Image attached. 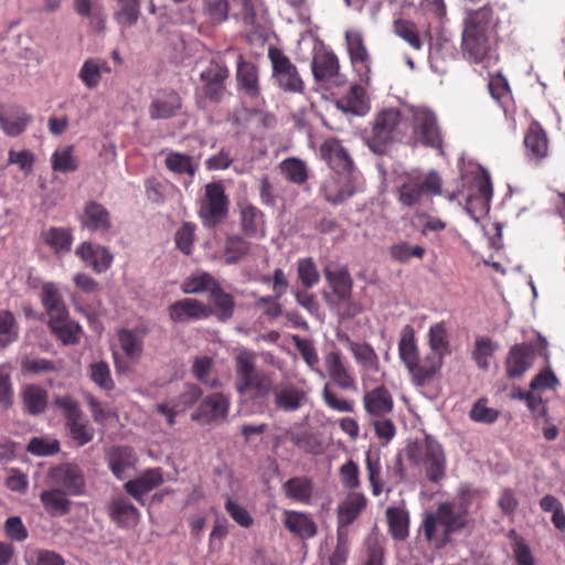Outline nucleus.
Segmentation results:
<instances>
[{
    "mask_svg": "<svg viewBox=\"0 0 565 565\" xmlns=\"http://www.w3.org/2000/svg\"><path fill=\"white\" fill-rule=\"evenodd\" d=\"M483 491L461 484L452 500L439 502L434 511L423 514L418 532L435 550H443L452 542V536L470 530L473 525L470 509L483 499Z\"/></svg>",
    "mask_w": 565,
    "mask_h": 565,
    "instance_id": "f257e3e1",
    "label": "nucleus"
},
{
    "mask_svg": "<svg viewBox=\"0 0 565 565\" xmlns=\"http://www.w3.org/2000/svg\"><path fill=\"white\" fill-rule=\"evenodd\" d=\"M500 18L490 3L478 9H466L462 20L461 54L472 64L488 66L497 43Z\"/></svg>",
    "mask_w": 565,
    "mask_h": 565,
    "instance_id": "f03ea898",
    "label": "nucleus"
},
{
    "mask_svg": "<svg viewBox=\"0 0 565 565\" xmlns=\"http://www.w3.org/2000/svg\"><path fill=\"white\" fill-rule=\"evenodd\" d=\"M443 180L438 172H412L399 177L396 188L397 202L406 209L419 210L433 205V198L440 195Z\"/></svg>",
    "mask_w": 565,
    "mask_h": 565,
    "instance_id": "7ed1b4c3",
    "label": "nucleus"
},
{
    "mask_svg": "<svg viewBox=\"0 0 565 565\" xmlns=\"http://www.w3.org/2000/svg\"><path fill=\"white\" fill-rule=\"evenodd\" d=\"M398 355L416 386H425L430 383L443 366L441 358L438 354L419 355L414 330L409 326L403 330L398 343Z\"/></svg>",
    "mask_w": 565,
    "mask_h": 565,
    "instance_id": "20e7f679",
    "label": "nucleus"
},
{
    "mask_svg": "<svg viewBox=\"0 0 565 565\" xmlns=\"http://www.w3.org/2000/svg\"><path fill=\"white\" fill-rule=\"evenodd\" d=\"M408 129L407 121L397 108H384L374 115L371 131L364 137L370 150L383 154L395 141H401Z\"/></svg>",
    "mask_w": 565,
    "mask_h": 565,
    "instance_id": "39448f33",
    "label": "nucleus"
},
{
    "mask_svg": "<svg viewBox=\"0 0 565 565\" xmlns=\"http://www.w3.org/2000/svg\"><path fill=\"white\" fill-rule=\"evenodd\" d=\"M407 458L416 465L425 467L426 477L430 482L438 483L446 473V456L443 446L430 435L407 446Z\"/></svg>",
    "mask_w": 565,
    "mask_h": 565,
    "instance_id": "423d86ee",
    "label": "nucleus"
},
{
    "mask_svg": "<svg viewBox=\"0 0 565 565\" xmlns=\"http://www.w3.org/2000/svg\"><path fill=\"white\" fill-rule=\"evenodd\" d=\"M236 374L238 377L237 392L246 393L248 390L255 391V397H267L273 391L270 377L255 365V354L244 350L235 358Z\"/></svg>",
    "mask_w": 565,
    "mask_h": 565,
    "instance_id": "0eeeda50",
    "label": "nucleus"
},
{
    "mask_svg": "<svg viewBox=\"0 0 565 565\" xmlns=\"http://www.w3.org/2000/svg\"><path fill=\"white\" fill-rule=\"evenodd\" d=\"M323 99H332L337 109L343 114L363 117L371 110L370 96L362 85L353 84L348 93L339 96L338 89H333L329 94H322Z\"/></svg>",
    "mask_w": 565,
    "mask_h": 565,
    "instance_id": "6e6552de",
    "label": "nucleus"
},
{
    "mask_svg": "<svg viewBox=\"0 0 565 565\" xmlns=\"http://www.w3.org/2000/svg\"><path fill=\"white\" fill-rule=\"evenodd\" d=\"M227 212V198L220 183H209L205 186V199L200 209V215L209 227L215 226Z\"/></svg>",
    "mask_w": 565,
    "mask_h": 565,
    "instance_id": "1a4fd4ad",
    "label": "nucleus"
},
{
    "mask_svg": "<svg viewBox=\"0 0 565 565\" xmlns=\"http://www.w3.org/2000/svg\"><path fill=\"white\" fill-rule=\"evenodd\" d=\"M414 134L425 146L438 148L443 143L436 115L427 108H417L413 115Z\"/></svg>",
    "mask_w": 565,
    "mask_h": 565,
    "instance_id": "9d476101",
    "label": "nucleus"
},
{
    "mask_svg": "<svg viewBox=\"0 0 565 565\" xmlns=\"http://www.w3.org/2000/svg\"><path fill=\"white\" fill-rule=\"evenodd\" d=\"M345 42L353 68L360 74L361 81L370 83L371 56L359 31H347Z\"/></svg>",
    "mask_w": 565,
    "mask_h": 565,
    "instance_id": "9b49d317",
    "label": "nucleus"
},
{
    "mask_svg": "<svg viewBox=\"0 0 565 565\" xmlns=\"http://www.w3.org/2000/svg\"><path fill=\"white\" fill-rule=\"evenodd\" d=\"M347 84L345 75L340 73L339 58L333 52L320 53V96L333 89H340Z\"/></svg>",
    "mask_w": 565,
    "mask_h": 565,
    "instance_id": "f8f14e48",
    "label": "nucleus"
},
{
    "mask_svg": "<svg viewBox=\"0 0 565 565\" xmlns=\"http://www.w3.org/2000/svg\"><path fill=\"white\" fill-rule=\"evenodd\" d=\"M320 156L335 174H353L354 162L339 140L326 139L320 146Z\"/></svg>",
    "mask_w": 565,
    "mask_h": 565,
    "instance_id": "ddd939ff",
    "label": "nucleus"
},
{
    "mask_svg": "<svg viewBox=\"0 0 565 565\" xmlns=\"http://www.w3.org/2000/svg\"><path fill=\"white\" fill-rule=\"evenodd\" d=\"M50 477L55 484L63 486L65 492L81 495L85 491V479L82 470L75 463L60 465L51 469Z\"/></svg>",
    "mask_w": 565,
    "mask_h": 565,
    "instance_id": "4468645a",
    "label": "nucleus"
},
{
    "mask_svg": "<svg viewBox=\"0 0 565 565\" xmlns=\"http://www.w3.org/2000/svg\"><path fill=\"white\" fill-rule=\"evenodd\" d=\"M324 276L333 299L345 300L351 297L353 281L345 266L327 265L323 269Z\"/></svg>",
    "mask_w": 565,
    "mask_h": 565,
    "instance_id": "2eb2a0df",
    "label": "nucleus"
},
{
    "mask_svg": "<svg viewBox=\"0 0 565 565\" xmlns=\"http://www.w3.org/2000/svg\"><path fill=\"white\" fill-rule=\"evenodd\" d=\"M213 315V308L192 298H184L169 307L170 319L183 322L189 319H205Z\"/></svg>",
    "mask_w": 565,
    "mask_h": 565,
    "instance_id": "dca6fc26",
    "label": "nucleus"
},
{
    "mask_svg": "<svg viewBox=\"0 0 565 565\" xmlns=\"http://www.w3.org/2000/svg\"><path fill=\"white\" fill-rule=\"evenodd\" d=\"M366 505L367 499L363 493L350 492L337 508L338 529L347 530L345 527L359 518Z\"/></svg>",
    "mask_w": 565,
    "mask_h": 565,
    "instance_id": "f3484780",
    "label": "nucleus"
},
{
    "mask_svg": "<svg viewBox=\"0 0 565 565\" xmlns=\"http://www.w3.org/2000/svg\"><path fill=\"white\" fill-rule=\"evenodd\" d=\"M363 405L372 417H384L394 408L393 395L386 386L380 385L365 393Z\"/></svg>",
    "mask_w": 565,
    "mask_h": 565,
    "instance_id": "a211bd4d",
    "label": "nucleus"
},
{
    "mask_svg": "<svg viewBox=\"0 0 565 565\" xmlns=\"http://www.w3.org/2000/svg\"><path fill=\"white\" fill-rule=\"evenodd\" d=\"M533 349L526 343L513 345L505 361L507 375L511 379L521 377L532 365Z\"/></svg>",
    "mask_w": 565,
    "mask_h": 565,
    "instance_id": "6ab92c4d",
    "label": "nucleus"
},
{
    "mask_svg": "<svg viewBox=\"0 0 565 565\" xmlns=\"http://www.w3.org/2000/svg\"><path fill=\"white\" fill-rule=\"evenodd\" d=\"M228 403L224 395L215 393L207 396L192 414V419L209 424L213 420L224 419L227 415Z\"/></svg>",
    "mask_w": 565,
    "mask_h": 565,
    "instance_id": "aec40b11",
    "label": "nucleus"
},
{
    "mask_svg": "<svg viewBox=\"0 0 565 565\" xmlns=\"http://www.w3.org/2000/svg\"><path fill=\"white\" fill-rule=\"evenodd\" d=\"M326 367L330 377L332 386H338L341 390H355V381L353 376L349 374L341 361L340 352H331L327 354Z\"/></svg>",
    "mask_w": 565,
    "mask_h": 565,
    "instance_id": "412c9836",
    "label": "nucleus"
},
{
    "mask_svg": "<svg viewBox=\"0 0 565 565\" xmlns=\"http://www.w3.org/2000/svg\"><path fill=\"white\" fill-rule=\"evenodd\" d=\"M354 193L352 174H337L324 184V199L339 204L351 198Z\"/></svg>",
    "mask_w": 565,
    "mask_h": 565,
    "instance_id": "4be33fe9",
    "label": "nucleus"
},
{
    "mask_svg": "<svg viewBox=\"0 0 565 565\" xmlns=\"http://www.w3.org/2000/svg\"><path fill=\"white\" fill-rule=\"evenodd\" d=\"M385 516L392 539L398 542L405 541L409 536V512L402 507H388Z\"/></svg>",
    "mask_w": 565,
    "mask_h": 565,
    "instance_id": "5701e85b",
    "label": "nucleus"
},
{
    "mask_svg": "<svg viewBox=\"0 0 565 565\" xmlns=\"http://www.w3.org/2000/svg\"><path fill=\"white\" fill-rule=\"evenodd\" d=\"M30 120L31 116L20 107H11L6 110L0 106V126L9 136L15 137L22 134Z\"/></svg>",
    "mask_w": 565,
    "mask_h": 565,
    "instance_id": "b1692460",
    "label": "nucleus"
},
{
    "mask_svg": "<svg viewBox=\"0 0 565 565\" xmlns=\"http://www.w3.org/2000/svg\"><path fill=\"white\" fill-rule=\"evenodd\" d=\"M524 146L527 154L534 159H542L546 157L548 151V139L543 127L537 122L533 121L525 136Z\"/></svg>",
    "mask_w": 565,
    "mask_h": 565,
    "instance_id": "393cba45",
    "label": "nucleus"
},
{
    "mask_svg": "<svg viewBox=\"0 0 565 565\" xmlns=\"http://www.w3.org/2000/svg\"><path fill=\"white\" fill-rule=\"evenodd\" d=\"M163 482L162 475L159 470H148L141 477L130 480L125 483L124 488L127 493L137 500H141V497L157 488Z\"/></svg>",
    "mask_w": 565,
    "mask_h": 565,
    "instance_id": "a878e982",
    "label": "nucleus"
},
{
    "mask_svg": "<svg viewBox=\"0 0 565 565\" xmlns=\"http://www.w3.org/2000/svg\"><path fill=\"white\" fill-rule=\"evenodd\" d=\"M477 193L469 195L466 201V210L468 213H472L475 207L481 210L489 209V204L492 198V183L488 173L483 172L476 180Z\"/></svg>",
    "mask_w": 565,
    "mask_h": 565,
    "instance_id": "bb28decb",
    "label": "nucleus"
},
{
    "mask_svg": "<svg viewBox=\"0 0 565 565\" xmlns=\"http://www.w3.org/2000/svg\"><path fill=\"white\" fill-rule=\"evenodd\" d=\"M393 31L413 50L420 51L424 47L425 40L420 35L419 29L414 21L403 18L396 19L393 22Z\"/></svg>",
    "mask_w": 565,
    "mask_h": 565,
    "instance_id": "cd10ccee",
    "label": "nucleus"
},
{
    "mask_svg": "<svg viewBox=\"0 0 565 565\" xmlns=\"http://www.w3.org/2000/svg\"><path fill=\"white\" fill-rule=\"evenodd\" d=\"M82 223L92 231H107L110 227L109 213L103 205L93 201L88 202Z\"/></svg>",
    "mask_w": 565,
    "mask_h": 565,
    "instance_id": "c85d7f7f",
    "label": "nucleus"
},
{
    "mask_svg": "<svg viewBox=\"0 0 565 565\" xmlns=\"http://www.w3.org/2000/svg\"><path fill=\"white\" fill-rule=\"evenodd\" d=\"M67 492L62 489H51L40 494L41 502L52 515H65L71 510L72 502L66 497Z\"/></svg>",
    "mask_w": 565,
    "mask_h": 565,
    "instance_id": "c756f323",
    "label": "nucleus"
},
{
    "mask_svg": "<svg viewBox=\"0 0 565 565\" xmlns=\"http://www.w3.org/2000/svg\"><path fill=\"white\" fill-rule=\"evenodd\" d=\"M110 516L118 524L130 526L138 522L139 512L126 498H117L110 503Z\"/></svg>",
    "mask_w": 565,
    "mask_h": 565,
    "instance_id": "7c9ffc66",
    "label": "nucleus"
},
{
    "mask_svg": "<svg viewBox=\"0 0 565 565\" xmlns=\"http://www.w3.org/2000/svg\"><path fill=\"white\" fill-rule=\"evenodd\" d=\"M49 327L51 331L63 341L64 344H74L77 342L79 326L68 319L66 312L62 317L50 318Z\"/></svg>",
    "mask_w": 565,
    "mask_h": 565,
    "instance_id": "2f4dec72",
    "label": "nucleus"
},
{
    "mask_svg": "<svg viewBox=\"0 0 565 565\" xmlns=\"http://www.w3.org/2000/svg\"><path fill=\"white\" fill-rule=\"evenodd\" d=\"M181 97L171 92L162 99H154L150 106V117L152 119H168L177 114L181 108Z\"/></svg>",
    "mask_w": 565,
    "mask_h": 565,
    "instance_id": "473e14b6",
    "label": "nucleus"
},
{
    "mask_svg": "<svg viewBox=\"0 0 565 565\" xmlns=\"http://www.w3.org/2000/svg\"><path fill=\"white\" fill-rule=\"evenodd\" d=\"M210 298L213 301L215 315L221 321H226L233 317L235 301L232 295L225 292L220 285L214 286Z\"/></svg>",
    "mask_w": 565,
    "mask_h": 565,
    "instance_id": "72a5a7b5",
    "label": "nucleus"
},
{
    "mask_svg": "<svg viewBox=\"0 0 565 565\" xmlns=\"http://www.w3.org/2000/svg\"><path fill=\"white\" fill-rule=\"evenodd\" d=\"M23 404L31 415L44 412L47 405V392L38 385H29L23 392Z\"/></svg>",
    "mask_w": 565,
    "mask_h": 565,
    "instance_id": "f704fd0d",
    "label": "nucleus"
},
{
    "mask_svg": "<svg viewBox=\"0 0 565 565\" xmlns=\"http://www.w3.org/2000/svg\"><path fill=\"white\" fill-rule=\"evenodd\" d=\"M284 523L286 527L300 537H311L316 533V525L306 514L286 512Z\"/></svg>",
    "mask_w": 565,
    "mask_h": 565,
    "instance_id": "c9c22d12",
    "label": "nucleus"
},
{
    "mask_svg": "<svg viewBox=\"0 0 565 565\" xmlns=\"http://www.w3.org/2000/svg\"><path fill=\"white\" fill-rule=\"evenodd\" d=\"M488 88L491 97L498 102V104L508 111L510 102L512 99L511 89L509 83L504 76L497 74L491 76Z\"/></svg>",
    "mask_w": 565,
    "mask_h": 565,
    "instance_id": "e433bc0d",
    "label": "nucleus"
},
{
    "mask_svg": "<svg viewBox=\"0 0 565 565\" xmlns=\"http://www.w3.org/2000/svg\"><path fill=\"white\" fill-rule=\"evenodd\" d=\"M429 347L431 354H438L444 361V356L450 354V344L447 338V330L443 322L435 323L429 328Z\"/></svg>",
    "mask_w": 565,
    "mask_h": 565,
    "instance_id": "4c0bfd02",
    "label": "nucleus"
},
{
    "mask_svg": "<svg viewBox=\"0 0 565 565\" xmlns=\"http://www.w3.org/2000/svg\"><path fill=\"white\" fill-rule=\"evenodd\" d=\"M134 456L130 448L115 447L109 454V466L113 473L121 479L127 468L134 465Z\"/></svg>",
    "mask_w": 565,
    "mask_h": 565,
    "instance_id": "58836bf2",
    "label": "nucleus"
},
{
    "mask_svg": "<svg viewBox=\"0 0 565 565\" xmlns=\"http://www.w3.org/2000/svg\"><path fill=\"white\" fill-rule=\"evenodd\" d=\"M305 394L292 387L284 386L275 391V404L284 411H295L301 405Z\"/></svg>",
    "mask_w": 565,
    "mask_h": 565,
    "instance_id": "ea45409f",
    "label": "nucleus"
},
{
    "mask_svg": "<svg viewBox=\"0 0 565 565\" xmlns=\"http://www.w3.org/2000/svg\"><path fill=\"white\" fill-rule=\"evenodd\" d=\"M351 353L365 371H374V373L380 371L379 356L369 343L359 342L353 345Z\"/></svg>",
    "mask_w": 565,
    "mask_h": 565,
    "instance_id": "a19ab883",
    "label": "nucleus"
},
{
    "mask_svg": "<svg viewBox=\"0 0 565 565\" xmlns=\"http://www.w3.org/2000/svg\"><path fill=\"white\" fill-rule=\"evenodd\" d=\"M42 291V302L51 318L62 317L67 312L62 297L53 284H45Z\"/></svg>",
    "mask_w": 565,
    "mask_h": 565,
    "instance_id": "79ce46f5",
    "label": "nucleus"
},
{
    "mask_svg": "<svg viewBox=\"0 0 565 565\" xmlns=\"http://www.w3.org/2000/svg\"><path fill=\"white\" fill-rule=\"evenodd\" d=\"M237 78L242 87L250 96H256L258 94L256 66L249 62H245L242 57L237 64Z\"/></svg>",
    "mask_w": 565,
    "mask_h": 565,
    "instance_id": "37998d69",
    "label": "nucleus"
},
{
    "mask_svg": "<svg viewBox=\"0 0 565 565\" xmlns=\"http://www.w3.org/2000/svg\"><path fill=\"white\" fill-rule=\"evenodd\" d=\"M388 253L393 260L405 264L408 263L411 258L422 259L426 250L419 245H411L408 242H399L392 245Z\"/></svg>",
    "mask_w": 565,
    "mask_h": 565,
    "instance_id": "c03bdc74",
    "label": "nucleus"
},
{
    "mask_svg": "<svg viewBox=\"0 0 565 565\" xmlns=\"http://www.w3.org/2000/svg\"><path fill=\"white\" fill-rule=\"evenodd\" d=\"M367 479L372 488V494L379 497L383 492L382 466L379 455L367 454L365 458Z\"/></svg>",
    "mask_w": 565,
    "mask_h": 565,
    "instance_id": "a18cd8bd",
    "label": "nucleus"
},
{
    "mask_svg": "<svg viewBox=\"0 0 565 565\" xmlns=\"http://www.w3.org/2000/svg\"><path fill=\"white\" fill-rule=\"evenodd\" d=\"M324 300L337 312L340 320L353 319L362 310L360 305L351 300V297L345 300L333 299L324 291Z\"/></svg>",
    "mask_w": 565,
    "mask_h": 565,
    "instance_id": "49530a36",
    "label": "nucleus"
},
{
    "mask_svg": "<svg viewBox=\"0 0 565 565\" xmlns=\"http://www.w3.org/2000/svg\"><path fill=\"white\" fill-rule=\"evenodd\" d=\"M118 9L115 13L116 19L121 24H135L140 14L139 0H117Z\"/></svg>",
    "mask_w": 565,
    "mask_h": 565,
    "instance_id": "de8ad7c7",
    "label": "nucleus"
},
{
    "mask_svg": "<svg viewBox=\"0 0 565 565\" xmlns=\"http://www.w3.org/2000/svg\"><path fill=\"white\" fill-rule=\"evenodd\" d=\"M487 398H479L471 407L469 417L472 422L493 424L499 417V411L488 407Z\"/></svg>",
    "mask_w": 565,
    "mask_h": 565,
    "instance_id": "09e8293b",
    "label": "nucleus"
},
{
    "mask_svg": "<svg viewBox=\"0 0 565 565\" xmlns=\"http://www.w3.org/2000/svg\"><path fill=\"white\" fill-rule=\"evenodd\" d=\"M510 536L513 537L511 547L516 565H536L532 551L525 540L516 536L515 531H511Z\"/></svg>",
    "mask_w": 565,
    "mask_h": 565,
    "instance_id": "8fccbe9b",
    "label": "nucleus"
},
{
    "mask_svg": "<svg viewBox=\"0 0 565 565\" xmlns=\"http://www.w3.org/2000/svg\"><path fill=\"white\" fill-rule=\"evenodd\" d=\"M287 494L298 501L306 502L312 492V482L306 478H294L285 483Z\"/></svg>",
    "mask_w": 565,
    "mask_h": 565,
    "instance_id": "3c124183",
    "label": "nucleus"
},
{
    "mask_svg": "<svg viewBox=\"0 0 565 565\" xmlns=\"http://www.w3.org/2000/svg\"><path fill=\"white\" fill-rule=\"evenodd\" d=\"M18 337L14 316L8 311H0V347L4 348Z\"/></svg>",
    "mask_w": 565,
    "mask_h": 565,
    "instance_id": "603ef678",
    "label": "nucleus"
},
{
    "mask_svg": "<svg viewBox=\"0 0 565 565\" xmlns=\"http://www.w3.org/2000/svg\"><path fill=\"white\" fill-rule=\"evenodd\" d=\"M217 285L218 282L212 277V275L203 273L188 279L182 285V291L184 294H199L203 291H209L211 294L213 287Z\"/></svg>",
    "mask_w": 565,
    "mask_h": 565,
    "instance_id": "864d4df0",
    "label": "nucleus"
},
{
    "mask_svg": "<svg viewBox=\"0 0 565 565\" xmlns=\"http://www.w3.org/2000/svg\"><path fill=\"white\" fill-rule=\"evenodd\" d=\"M250 244L239 236H231L226 239V263L236 264L249 253Z\"/></svg>",
    "mask_w": 565,
    "mask_h": 565,
    "instance_id": "5fc2aeb1",
    "label": "nucleus"
},
{
    "mask_svg": "<svg viewBox=\"0 0 565 565\" xmlns=\"http://www.w3.org/2000/svg\"><path fill=\"white\" fill-rule=\"evenodd\" d=\"M43 241L55 250H67L71 246L72 236L64 228L51 227L42 233Z\"/></svg>",
    "mask_w": 565,
    "mask_h": 565,
    "instance_id": "6e6d98bb",
    "label": "nucleus"
},
{
    "mask_svg": "<svg viewBox=\"0 0 565 565\" xmlns=\"http://www.w3.org/2000/svg\"><path fill=\"white\" fill-rule=\"evenodd\" d=\"M350 550L348 530H337V545L331 556L329 557V565H344L348 559Z\"/></svg>",
    "mask_w": 565,
    "mask_h": 565,
    "instance_id": "4d7b16f0",
    "label": "nucleus"
},
{
    "mask_svg": "<svg viewBox=\"0 0 565 565\" xmlns=\"http://www.w3.org/2000/svg\"><path fill=\"white\" fill-rule=\"evenodd\" d=\"M168 169L177 173H188L193 177L195 173V166L192 163V157L179 152L168 154L166 159Z\"/></svg>",
    "mask_w": 565,
    "mask_h": 565,
    "instance_id": "13d9d810",
    "label": "nucleus"
},
{
    "mask_svg": "<svg viewBox=\"0 0 565 565\" xmlns=\"http://www.w3.org/2000/svg\"><path fill=\"white\" fill-rule=\"evenodd\" d=\"M82 417L83 414L66 420L71 437L78 446H84L93 439V434L87 428V425L83 423Z\"/></svg>",
    "mask_w": 565,
    "mask_h": 565,
    "instance_id": "bf43d9fd",
    "label": "nucleus"
},
{
    "mask_svg": "<svg viewBox=\"0 0 565 565\" xmlns=\"http://www.w3.org/2000/svg\"><path fill=\"white\" fill-rule=\"evenodd\" d=\"M323 401L331 409L340 413L353 412V403L339 396L332 384H326L322 392Z\"/></svg>",
    "mask_w": 565,
    "mask_h": 565,
    "instance_id": "052dcab7",
    "label": "nucleus"
},
{
    "mask_svg": "<svg viewBox=\"0 0 565 565\" xmlns=\"http://www.w3.org/2000/svg\"><path fill=\"white\" fill-rule=\"evenodd\" d=\"M100 74L99 60L88 58L84 62L78 73V77L88 88H95L100 82Z\"/></svg>",
    "mask_w": 565,
    "mask_h": 565,
    "instance_id": "680f3d73",
    "label": "nucleus"
},
{
    "mask_svg": "<svg viewBox=\"0 0 565 565\" xmlns=\"http://www.w3.org/2000/svg\"><path fill=\"white\" fill-rule=\"evenodd\" d=\"M280 168L286 178L292 182L302 183L307 179V170L305 163L298 159H287L282 161Z\"/></svg>",
    "mask_w": 565,
    "mask_h": 565,
    "instance_id": "e2e57ef3",
    "label": "nucleus"
},
{
    "mask_svg": "<svg viewBox=\"0 0 565 565\" xmlns=\"http://www.w3.org/2000/svg\"><path fill=\"white\" fill-rule=\"evenodd\" d=\"M493 348L492 342L488 338H481L476 340V348L472 352V356L477 365L487 370L489 367V358L492 355Z\"/></svg>",
    "mask_w": 565,
    "mask_h": 565,
    "instance_id": "0e129e2a",
    "label": "nucleus"
},
{
    "mask_svg": "<svg viewBox=\"0 0 565 565\" xmlns=\"http://www.w3.org/2000/svg\"><path fill=\"white\" fill-rule=\"evenodd\" d=\"M298 277L305 288H310L318 280L316 264L312 258H305L298 263Z\"/></svg>",
    "mask_w": 565,
    "mask_h": 565,
    "instance_id": "69168bd1",
    "label": "nucleus"
},
{
    "mask_svg": "<svg viewBox=\"0 0 565 565\" xmlns=\"http://www.w3.org/2000/svg\"><path fill=\"white\" fill-rule=\"evenodd\" d=\"M119 341L127 356L138 358L141 354L142 343L131 331L122 330L119 333Z\"/></svg>",
    "mask_w": 565,
    "mask_h": 565,
    "instance_id": "338daca9",
    "label": "nucleus"
},
{
    "mask_svg": "<svg viewBox=\"0 0 565 565\" xmlns=\"http://www.w3.org/2000/svg\"><path fill=\"white\" fill-rule=\"evenodd\" d=\"M385 551L376 539H370L365 543V561L362 565H384Z\"/></svg>",
    "mask_w": 565,
    "mask_h": 565,
    "instance_id": "774afa93",
    "label": "nucleus"
}]
</instances>
